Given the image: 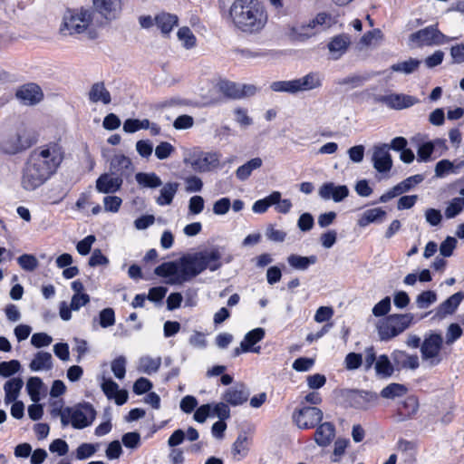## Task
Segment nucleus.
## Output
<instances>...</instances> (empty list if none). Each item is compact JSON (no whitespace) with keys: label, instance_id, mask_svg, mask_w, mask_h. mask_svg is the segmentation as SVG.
<instances>
[{"label":"nucleus","instance_id":"f257e3e1","mask_svg":"<svg viewBox=\"0 0 464 464\" xmlns=\"http://www.w3.org/2000/svg\"><path fill=\"white\" fill-rule=\"evenodd\" d=\"M221 253L218 247L188 254L177 261L164 262L154 270L155 275L166 278L169 285H182L195 278L206 269L216 271L222 266Z\"/></svg>","mask_w":464,"mask_h":464},{"label":"nucleus","instance_id":"f03ea898","mask_svg":"<svg viewBox=\"0 0 464 464\" xmlns=\"http://www.w3.org/2000/svg\"><path fill=\"white\" fill-rule=\"evenodd\" d=\"M64 158L63 146L56 141L41 145L30 153L22 176V187L34 190L45 183L58 169Z\"/></svg>","mask_w":464,"mask_h":464},{"label":"nucleus","instance_id":"7ed1b4c3","mask_svg":"<svg viewBox=\"0 0 464 464\" xmlns=\"http://www.w3.org/2000/svg\"><path fill=\"white\" fill-rule=\"evenodd\" d=\"M229 14L233 25L247 34H259L268 21L266 7L258 0H235Z\"/></svg>","mask_w":464,"mask_h":464},{"label":"nucleus","instance_id":"20e7f679","mask_svg":"<svg viewBox=\"0 0 464 464\" xmlns=\"http://www.w3.org/2000/svg\"><path fill=\"white\" fill-rule=\"evenodd\" d=\"M336 20L327 13H319L314 18L289 26L288 35L292 40L304 42L332 27Z\"/></svg>","mask_w":464,"mask_h":464},{"label":"nucleus","instance_id":"39448f33","mask_svg":"<svg viewBox=\"0 0 464 464\" xmlns=\"http://www.w3.org/2000/svg\"><path fill=\"white\" fill-rule=\"evenodd\" d=\"M414 323V315L411 313L392 314L380 319L376 323V329L380 340L387 342L402 334Z\"/></svg>","mask_w":464,"mask_h":464},{"label":"nucleus","instance_id":"423d86ee","mask_svg":"<svg viewBox=\"0 0 464 464\" xmlns=\"http://www.w3.org/2000/svg\"><path fill=\"white\" fill-rule=\"evenodd\" d=\"M323 85V77L319 72H309L303 77L288 81H276L270 84V89L276 92H285L295 95L299 92L319 89Z\"/></svg>","mask_w":464,"mask_h":464},{"label":"nucleus","instance_id":"0eeeda50","mask_svg":"<svg viewBox=\"0 0 464 464\" xmlns=\"http://www.w3.org/2000/svg\"><path fill=\"white\" fill-rule=\"evenodd\" d=\"M221 157L218 151H203L194 148L185 153L183 162L196 172L206 173L221 167Z\"/></svg>","mask_w":464,"mask_h":464},{"label":"nucleus","instance_id":"6e6552de","mask_svg":"<svg viewBox=\"0 0 464 464\" xmlns=\"http://www.w3.org/2000/svg\"><path fill=\"white\" fill-rule=\"evenodd\" d=\"M96 418V411L89 402H82L72 407H65L63 416V426L71 425L76 430H82L92 424Z\"/></svg>","mask_w":464,"mask_h":464},{"label":"nucleus","instance_id":"1a4fd4ad","mask_svg":"<svg viewBox=\"0 0 464 464\" xmlns=\"http://www.w3.org/2000/svg\"><path fill=\"white\" fill-rule=\"evenodd\" d=\"M92 20L89 10H68L63 18L60 31L63 34H74L84 32Z\"/></svg>","mask_w":464,"mask_h":464},{"label":"nucleus","instance_id":"9d476101","mask_svg":"<svg viewBox=\"0 0 464 464\" xmlns=\"http://www.w3.org/2000/svg\"><path fill=\"white\" fill-rule=\"evenodd\" d=\"M450 40L436 25H430L411 34L409 37V44L411 48L441 45Z\"/></svg>","mask_w":464,"mask_h":464},{"label":"nucleus","instance_id":"9b49d317","mask_svg":"<svg viewBox=\"0 0 464 464\" xmlns=\"http://www.w3.org/2000/svg\"><path fill=\"white\" fill-rule=\"evenodd\" d=\"M443 347V337L440 334L429 332L425 334L420 345L421 359L430 366L438 365L442 358L440 355Z\"/></svg>","mask_w":464,"mask_h":464},{"label":"nucleus","instance_id":"f8f14e48","mask_svg":"<svg viewBox=\"0 0 464 464\" xmlns=\"http://www.w3.org/2000/svg\"><path fill=\"white\" fill-rule=\"evenodd\" d=\"M323 419L320 409L312 406H303L293 414L295 423L300 429H312Z\"/></svg>","mask_w":464,"mask_h":464},{"label":"nucleus","instance_id":"ddd939ff","mask_svg":"<svg viewBox=\"0 0 464 464\" xmlns=\"http://www.w3.org/2000/svg\"><path fill=\"white\" fill-rule=\"evenodd\" d=\"M375 102L384 104L392 110L400 111L415 105L419 102V100L414 96L404 93H389L376 96Z\"/></svg>","mask_w":464,"mask_h":464},{"label":"nucleus","instance_id":"4468645a","mask_svg":"<svg viewBox=\"0 0 464 464\" xmlns=\"http://www.w3.org/2000/svg\"><path fill=\"white\" fill-rule=\"evenodd\" d=\"M122 184L123 179L121 175L106 172L96 179L95 188L99 193L114 194L121 188Z\"/></svg>","mask_w":464,"mask_h":464},{"label":"nucleus","instance_id":"2eb2a0df","mask_svg":"<svg viewBox=\"0 0 464 464\" xmlns=\"http://www.w3.org/2000/svg\"><path fill=\"white\" fill-rule=\"evenodd\" d=\"M349 194L350 190L346 185H336L334 182H325L318 189V195L322 199L336 203L345 199Z\"/></svg>","mask_w":464,"mask_h":464},{"label":"nucleus","instance_id":"dca6fc26","mask_svg":"<svg viewBox=\"0 0 464 464\" xmlns=\"http://www.w3.org/2000/svg\"><path fill=\"white\" fill-rule=\"evenodd\" d=\"M387 144L376 145L373 148V168L380 173L389 172L392 167V160Z\"/></svg>","mask_w":464,"mask_h":464},{"label":"nucleus","instance_id":"f3484780","mask_svg":"<svg viewBox=\"0 0 464 464\" xmlns=\"http://www.w3.org/2000/svg\"><path fill=\"white\" fill-rule=\"evenodd\" d=\"M249 397V392L242 383H237L224 391L221 395L222 401L232 407H237L245 403Z\"/></svg>","mask_w":464,"mask_h":464},{"label":"nucleus","instance_id":"a211bd4d","mask_svg":"<svg viewBox=\"0 0 464 464\" xmlns=\"http://www.w3.org/2000/svg\"><path fill=\"white\" fill-rule=\"evenodd\" d=\"M96 11L109 20L115 19L121 14L122 0H92Z\"/></svg>","mask_w":464,"mask_h":464},{"label":"nucleus","instance_id":"6ab92c4d","mask_svg":"<svg viewBox=\"0 0 464 464\" xmlns=\"http://www.w3.org/2000/svg\"><path fill=\"white\" fill-rule=\"evenodd\" d=\"M101 387L108 399H113L118 405H122L127 401L128 392L125 390H120L119 385L111 379L103 377Z\"/></svg>","mask_w":464,"mask_h":464},{"label":"nucleus","instance_id":"aec40b11","mask_svg":"<svg viewBox=\"0 0 464 464\" xmlns=\"http://www.w3.org/2000/svg\"><path fill=\"white\" fill-rule=\"evenodd\" d=\"M391 356L398 370H416L420 366L419 357L416 354H409L405 351L394 350Z\"/></svg>","mask_w":464,"mask_h":464},{"label":"nucleus","instance_id":"412c9836","mask_svg":"<svg viewBox=\"0 0 464 464\" xmlns=\"http://www.w3.org/2000/svg\"><path fill=\"white\" fill-rule=\"evenodd\" d=\"M419 410L418 399L413 396H408L398 403L396 415L399 421H404L411 419Z\"/></svg>","mask_w":464,"mask_h":464},{"label":"nucleus","instance_id":"4be33fe9","mask_svg":"<svg viewBox=\"0 0 464 464\" xmlns=\"http://www.w3.org/2000/svg\"><path fill=\"white\" fill-rule=\"evenodd\" d=\"M16 97L25 105H34L43 98V92L36 84H26L16 92Z\"/></svg>","mask_w":464,"mask_h":464},{"label":"nucleus","instance_id":"5701e85b","mask_svg":"<svg viewBox=\"0 0 464 464\" xmlns=\"http://www.w3.org/2000/svg\"><path fill=\"white\" fill-rule=\"evenodd\" d=\"M110 169L122 178L126 173L133 171L131 160L124 154H115L110 160Z\"/></svg>","mask_w":464,"mask_h":464},{"label":"nucleus","instance_id":"b1692460","mask_svg":"<svg viewBox=\"0 0 464 464\" xmlns=\"http://www.w3.org/2000/svg\"><path fill=\"white\" fill-rule=\"evenodd\" d=\"M88 99L92 103L101 102L103 105L111 102V93L102 82H95L91 86L88 92Z\"/></svg>","mask_w":464,"mask_h":464},{"label":"nucleus","instance_id":"393cba45","mask_svg":"<svg viewBox=\"0 0 464 464\" xmlns=\"http://www.w3.org/2000/svg\"><path fill=\"white\" fill-rule=\"evenodd\" d=\"M265 335L266 332L261 327L249 331L242 340L245 350H247L249 353H260L261 347L256 344L265 338Z\"/></svg>","mask_w":464,"mask_h":464},{"label":"nucleus","instance_id":"a878e982","mask_svg":"<svg viewBox=\"0 0 464 464\" xmlns=\"http://www.w3.org/2000/svg\"><path fill=\"white\" fill-rule=\"evenodd\" d=\"M53 366L52 354L44 351L37 352L29 364L32 372H48L53 369Z\"/></svg>","mask_w":464,"mask_h":464},{"label":"nucleus","instance_id":"bb28decb","mask_svg":"<svg viewBox=\"0 0 464 464\" xmlns=\"http://www.w3.org/2000/svg\"><path fill=\"white\" fill-rule=\"evenodd\" d=\"M464 299V293L458 292L444 302H442L436 309V314L439 317H445L448 314H452Z\"/></svg>","mask_w":464,"mask_h":464},{"label":"nucleus","instance_id":"cd10ccee","mask_svg":"<svg viewBox=\"0 0 464 464\" xmlns=\"http://www.w3.org/2000/svg\"><path fill=\"white\" fill-rule=\"evenodd\" d=\"M335 436V428L331 422L322 423L314 432L315 442L322 447L328 446Z\"/></svg>","mask_w":464,"mask_h":464},{"label":"nucleus","instance_id":"c85d7f7f","mask_svg":"<svg viewBox=\"0 0 464 464\" xmlns=\"http://www.w3.org/2000/svg\"><path fill=\"white\" fill-rule=\"evenodd\" d=\"M386 217V211L381 208H370L363 211L358 220L357 224L361 227H365L371 223H381Z\"/></svg>","mask_w":464,"mask_h":464},{"label":"nucleus","instance_id":"c756f323","mask_svg":"<svg viewBox=\"0 0 464 464\" xmlns=\"http://www.w3.org/2000/svg\"><path fill=\"white\" fill-rule=\"evenodd\" d=\"M350 42V37L347 34H340L334 37L328 44L332 58L334 60L339 59L346 52Z\"/></svg>","mask_w":464,"mask_h":464},{"label":"nucleus","instance_id":"7c9ffc66","mask_svg":"<svg viewBox=\"0 0 464 464\" xmlns=\"http://www.w3.org/2000/svg\"><path fill=\"white\" fill-rule=\"evenodd\" d=\"M179 18L176 14L160 13L155 16V24L164 35L169 34L174 26H177Z\"/></svg>","mask_w":464,"mask_h":464},{"label":"nucleus","instance_id":"2f4dec72","mask_svg":"<svg viewBox=\"0 0 464 464\" xmlns=\"http://www.w3.org/2000/svg\"><path fill=\"white\" fill-rule=\"evenodd\" d=\"M160 365L161 357H151L150 355H144L139 359L137 370L140 372L150 375L157 372Z\"/></svg>","mask_w":464,"mask_h":464},{"label":"nucleus","instance_id":"473e14b6","mask_svg":"<svg viewBox=\"0 0 464 464\" xmlns=\"http://www.w3.org/2000/svg\"><path fill=\"white\" fill-rule=\"evenodd\" d=\"M411 141L415 142L418 145V161H429L430 160L431 154L434 152L433 146L430 143V141H423V137L420 134L413 137Z\"/></svg>","mask_w":464,"mask_h":464},{"label":"nucleus","instance_id":"72a5a7b5","mask_svg":"<svg viewBox=\"0 0 464 464\" xmlns=\"http://www.w3.org/2000/svg\"><path fill=\"white\" fill-rule=\"evenodd\" d=\"M217 88L220 93L230 99H241L244 97L241 92V85L229 81H220L217 84Z\"/></svg>","mask_w":464,"mask_h":464},{"label":"nucleus","instance_id":"f704fd0d","mask_svg":"<svg viewBox=\"0 0 464 464\" xmlns=\"http://www.w3.org/2000/svg\"><path fill=\"white\" fill-rule=\"evenodd\" d=\"M135 179L140 187L146 188H156L162 185V180L154 172H139Z\"/></svg>","mask_w":464,"mask_h":464},{"label":"nucleus","instance_id":"c9c22d12","mask_svg":"<svg viewBox=\"0 0 464 464\" xmlns=\"http://www.w3.org/2000/svg\"><path fill=\"white\" fill-rule=\"evenodd\" d=\"M179 184L177 182L166 183L160 191V196L157 198L156 202L160 206H168L172 203V200L178 191Z\"/></svg>","mask_w":464,"mask_h":464},{"label":"nucleus","instance_id":"e433bc0d","mask_svg":"<svg viewBox=\"0 0 464 464\" xmlns=\"http://www.w3.org/2000/svg\"><path fill=\"white\" fill-rule=\"evenodd\" d=\"M289 266L295 270H306L310 266L317 262L316 256H302L292 254L287 257Z\"/></svg>","mask_w":464,"mask_h":464},{"label":"nucleus","instance_id":"4c0bfd02","mask_svg":"<svg viewBox=\"0 0 464 464\" xmlns=\"http://www.w3.org/2000/svg\"><path fill=\"white\" fill-rule=\"evenodd\" d=\"M23 385L24 382L20 378H13L5 382L4 390L6 403L13 402L17 399Z\"/></svg>","mask_w":464,"mask_h":464},{"label":"nucleus","instance_id":"58836bf2","mask_svg":"<svg viewBox=\"0 0 464 464\" xmlns=\"http://www.w3.org/2000/svg\"><path fill=\"white\" fill-rule=\"evenodd\" d=\"M463 165L464 161L455 165L454 162L449 160H441L435 166V176L437 178H443L450 173L457 174Z\"/></svg>","mask_w":464,"mask_h":464},{"label":"nucleus","instance_id":"ea45409f","mask_svg":"<svg viewBox=\"0 0 464 464\" xmlns=\"http://www.w3.org/2000/svg\"><path fill=\"white\" fill-rule=\"evenodd\" d=\"M420 63L421 61L419 59L409 58L408 60L392 64L391 70L403 74H411L419 69Z\"/></svg>","mask_w":464,"mask_h":464},{"label":"nucleus","instance_id":"a19ab883","mask_svg":"<svg viewBox=\"0 0 464 464\" xmlns=\"http://www.w3.org/2000/svg\"><path fill=\"white\" fill-rule=\"evenodd\" d=\"M262 160L258 157L254 158L242 166L238 167L236 171V176L239 180H246L249 178L251 173L262 166Z\"/></svg>","mask_w":464,"mask_h":464},{"label":"nucleus","instance_id":"79ce46f5","mask_svg":"<svg viewBox=\"0 0 464 464\" xmlns=\"http://www.w3.org/2000/svg\"><path fill=\"white\" fill-rule=\"evenodd\" d=\"M394 367L389 357L385 354L380 355L375 362V371L377 375L382 378H389L394 372Z\"/></svg>","mask_w":464,"mask_h":464},{"label":"nucleus","instance_id":"37998d69","mask_svg":"<svg viewBox=\"0 0 464 464\" xmlns=\"http://www.w3.org/2000/svg\"><path fill=\"white\" fill-rule=\"evenodd\" d=\"M408 392V388L401 383H390L381 391V396L384 399L394 400L403 397Z\"/></svg>","mask_w":464,"mask_h":464},{"label":"nucleus","instance_id":"c03bdc74","mask_svg":"<svg viewBox=\"0 0 464 464\" xmlns=\"http://www.w3.org/2000/svg\"><path fill=\"white\" fill-rule=\"evenodd\" d=\"M44 389V382L39 377H30L26 383V390L31 400L38 402L41 400V392Z\"/></svg>","mask_w":464,"mask_h":464},{"label":"nucleus","instance_id":"a18cd8bd","mask_svg":"<svg viewBox=\"0 0 464 464\" xmlns=\"http://www.w3.org/2000/svg\"><path fill=\"white\" fill-rule=\"evenodd\" d=\"M279 198V191H274L269 196L266 197L265 198L256 200L253 207L252 210L255 213L262 214L265 213L269 207L276 204V201H278Z\"/></svg>","mask_w":464,"mask_h":464},{"label":"nucleus","instance_id":"49530a36","mask_svg":"<svg viewBox=\"0 0 464 464\" xmlns=\"http://www.w3.org/2000/svg\"><path fill=\"white\" fill-rule=\"evenodd\" d=\"M177 37L182 46L186 49H191L196 46L197 38L192 31L187 26L180 27L178 30Z\"/></svg>","mask_w":464,"mask_h":464},{"label":"nucleus","instance_id":"de8ad7c7","mask_svg":"<svg viewBox=\"0 0 464 464\" xmlns=\"http://www.w3.org/2000/svg\"><path fill=\"white\" fill-rule=\"evenodd\" d=\"M464 210V198H454L447 205L444 215L451 219L459 216Z\"/></svg>","mask_w":464,"mask_h":464},{"label":"nucleus","instance_id":"09e8293b","mask_svg":"<svg viewBox=\"0 0 464 464\" xmlns=\"http://www.w3.org/2000/svg\"><path fill=\"white\" fill-rule=\"evenodd\" d=\"M438 300V295L434 291L428 290L423 291L416 297V304L420 309H427L431 304L436 303Z\"/></svg>","mask_w":464,"mask_h":464},{"label":"nucleus","instance_id":"8fccbe9b","mask_svg":"<svg viewBox=\"0 0 464 464\" xmlns=\"http://www.w3.org/2000/svg\"><path fill=\"white\" fill-rule=\"evenodd\" d=\"M98 321L99 324L102 328H108L115 324V313L112 308H104L99 313L98 319L93 320V327L95 323Z\"/></svg>","mask_w":464,"mask_h":464},{"label":"nucleus","instance_id":"3c124183","mask_svg":"<svg viewBox=\"0 0 464 464\" xmlns=\"http://www.w3.org/2000/svg\"><path fill=\"white\" fill-rule=\"evenodd\" d=\"M424 179L423 176L420 174L411 176L401 182L395 185L397 187V190L400 191L401 195L403 193H406L410 191L411 188H413L416 185L422 182Z\"/></svg>","mask_w":464,"mask_h":464},{"label":"nucleus","instance_id":"603ef678","mask_svg":"<svg viewBox=\"0 0 464 464\" xmlns=\"http://www.w3.org/2000/svg\"><path fill=\"white\" fill-rule=\"evenodd\" d=\"M2 150L8 154H15L24 149L19 136H14L4 140L1 144Z\"/></svg>","mask_w":464,"mask_h":464},{"label":"nucleus","instance_id":"864d4df0","mask_svg":"<svg viewBox=\"0 0 464 464\" xmlns=\"http://www.w3.org/2000/svg\"><path fill=\"white\" fill-rule=\"evenodd\" d=\"M17 263L22 269L32 272L35 270L39 265L37 258L31 254H24L17 258Z\"/></svg>","mask_w":464,"mask_h":464},{"label":"nucleus","instance_id":"5fc2aeb1","mask_svg":"<svg viewBox=\"0 0 464 464\" xmlns=\"http://www.w3.org/2000/svg\"><path fill=\"white\" fill-rule=\"evenodd\" d=\"M21 364L17 360H11L0 363V375L2 377H10L20 371Z\"/></svg>","mask_w":464,"mask_h":464},{"label":"nucleus","instance_id":"6e6d98bb","mask_svg":"<svg viewBox=\"0 0 464 464\" xmlns=\"http://www.w3.org/2000/svg\"><path fill=\"white\" fill-rule=\"evenodd\" d=\"M111 368L114 376L119 380H122L126 373V358L121 355L115 358L111 363Z\"/></svg>","mask_w":464,"mask_h":464},{"label":"nucleus","instance_id":"4d7b16f0","mask_svg":"<svg viewBox=\"0 0 464 464\" xmlns=\"http://www.w3.org/2000/svg\"><path fill=\"white\" fill-rule=\"evenodd\" d=\"M97 450L98 445L92 443H82L76 449V459L79 460H82L91 458L92 455H94Z\"/></svg>","mask_w":464,"mask_h":464},{"label":"nucleus","instance_id":"13d9d810","mask_svg":"<svg viewBox=\"0 0 464 464\" xmlns=\"http://www.w3.org/2000/svg\"><path fill=\"white\" fill-rule=\"evenodd\" d=\"M103 207L106 212L117 213L122 204V199L118 196L109 195L103 198Z\"/></svg>","mask_w":464,"mask_h":464},{"label":"nucleus","instance_id":"bf43d9fd","mask_svg":"<svg viewBox=\"0 0 464 464\" xmlns=\"http://www.w3.org/2000/svg\"><path fill=\"white\" fill-rule=\"evenodd\" d=\"M185 190L188 193L199 192L203 188L202 179L195 175L188 176L184 179Z\"/></svg>","mask_w":464,"mask_h":464},{"label":"nucleus","instance_id":"052dcab7","mask_svg":"<svg viewBox=\"0 0 464 464\" xmlns=\"http://www.w3.org/2000/svg\"><path fill=\"white\" fill-rule=\"evenodd\" d=\"M391 311V298L389 296L384 297L378 302L372 308V314L376 317H382L388 314Z\"/></svg>","mask_w":464,"mask_h":464},{"label":"nucleus","instance_id":"680f3d73","mask_svg":"<svg viewBox=\"0 0 464 464\" xmlns=\"http://www.w3.org/2000/svg\"><path fill=\"white\" fill-rule=\"evenodd\" d=\"M348 439H337L334 442V452L332 456V460L334 462L340 461L341 458L344 454L346 448L349 445Z\"/></svg>","mask_w":464,"mask_h":464},{"label":"nucleus","instance_id":"e2e57ef3","mask_svg":"<svg viewBox=\"0 0 464 464\" xmlns=\"http://www.w3.org/2000/svg\"><path fill=\"white\" fill-rule=\"evenodd\" d=\"M53 343L52 336L45 333H36L31 337V343L35 348L47 347Z\"/></svg>","mask_w":464,"mask_h":464},{"label":"nucleus","instance_id":"0e129e2a","mask_svg":"<svg viewBox=\"0 0 464 464\" xmlns=\"http://www.w3.org/2000/svg\"><path fill=\"white\" fill-rule=\"evenodd\" d=\"M213 414L217 416L219 420H225L230 418L229 405L226 401H220L211 406Z\"/></svg>","mask_w":464,"mask_h":464},{"label":"nucleus","instance_id":"69168bd1","mask_svg":"<svg viewBox=\"0 0 464 464\" xmlns=\"http://www.w3.org/2000/svg\"><path fill=\"white\" fill-rule=\"evenodd\" d=\"M248 450V441L245 435H239L233 444V453L235 456H246Z\"/></svg>","mask_w":464,"mask_h":464},{"label":"nucleus","instance_id":"338daca9","mask_svg":"<svg viewBox=\"0 0 464 464\" xmlns=\"http://www.w3.org/2000/svg\"><path fill=\"white\" fill-rule=\"evenodd\" d=\"M463 331L458 324L449 325L446 332V343L450 345L461 337Z\"/></svg>","mask_w":464,"mask_h":464},{"label":"nucleus","instance_id":"774afa93","mask_svg":"<svg viewBox=\"0 0 464 464\" xmlns=\"http://www.w3.org/2000/svg\"><path fill=\"white\" fill-rule=\"evenodd\" d=\"M123 445L131 450L139 448L140 445V435L138 432H127L121 438Z\"/></svg>","mask_w":464,"mask_h":464}]
</instances>
